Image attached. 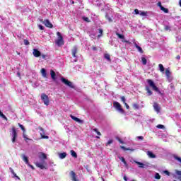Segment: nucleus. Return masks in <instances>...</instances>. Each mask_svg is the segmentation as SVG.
<instances>
[{
  "label": "nucleus",
  "mask_w": 181,
  "mask_h": 181,
  "mask_svg": "<svg viewBox=\"0 0 181 181\" xmlns=\"http://www.w3.org/2000/svg\"><path fill=\"white\" fill-rule=\"evenodd\" d=\"M149 87H151L152 90L154 91H156V93H158V94H160L161 95H163L162 92L159 90V88L157 87L156 85H155V82L152 81L151 79H147L146 80Z\"/></svg>",
  "instance_id": "obj_1"
},
{
  "label": "nucleus",
  "mask_w": 181,
  "mask_h": 181,
  "mask_svg": "<svg viewBox=\"0 0 181 181\" xmlns=\"http://www.w3.org/2000/svg\"><path fill=\"white\" fill-rule=\"evenodd\" d=\"M149 87H151L152 90L154 91H156V93H158V94H160L161 95H163L162 92L159 90V88L157 87L156 85H155V82L152 81L151 79H147L146 80Z\"/></svg>",
  "instance_id": "obj_2"
},
{
  "label": "nucleus",
  "mask_w": 181,
  "mask_h": 181,
  "mask_svg": "<svg viewBox=\"0 0 181 181\" xmlns=\"http://www.w3.org/2000/svg\"><path fill=\"white\" fill-rule=\"evenodd\" d=\"M61 81H62V83L65 84V86L70 87V88H76V86H74V84H73V82L69 81L68 79L65 78L64 77L61 78Z\"/></svg>",
  "instance_id": "obj_3"
},
{
  "label": "nucleus",
  "mask_w": 181,
  "mask_h": 181,
  "mask_svg": "<svg viewBox=\"0 0 181 181\" xmlns=\"http://www.w3.org/2000/svg\"><path fill=\"white\" fill-rule=\"evenodd\" d=\"M41 100L43 101L45 105H49L50 104V100L49 99V96L46 95V93L41 94Z\"/></svg>",
  "instance_id": "obj_4"
},
{
  "label": "nucleus",
  "mask_w": 181,
  "mask_h": 181,
  "mask_svg": "<svg viewBox=\"0 0 181 181\" xmlns=\"http://www.w3.org/2000/svg\"><path fill=\"white\" fill-rule=\"evenodd\" d=\"M57 35L58 36V39L56 41L57 45L58 46H63V45H64V42L63 41V36H62L60 32H57Z\"/></svg>",
  "instance_id": "obj_5"
},
{
  "label": "nucleus",
  "mask_w": 181,
  "mask_h": 181,
  "mask_svg": "<svg viewBox=\"0 0 181 181\" xmlns=\"http://www.w3.org/2000/svg\"><path fill=\"white\" fill-rule=\"evenodd\" d=\"M113 107H115L117 111L120 112L121 114H124V112H125L124 109H122V106H121V104L118 102H113Z\"/></svg>",
  "instance_id": "obj_6"
},
{
  "label": "nucleus",
  "mask_w": 181,
  "mask_h": 181,
  "mask_svg": "<svg viewBox=\"0 0 181 181\" xmlns=\"http://www.w3.org/2000/svg\"><path fill=\"white\" fill-rule=\"evenodd\" d=\"M38 129H40V134L41 135V138L42 139H49L48 136H45V129L42 127H38Z\"/></svg>",
  "instance_id": "obj_7"
},
{
  "label": "nucleus",
  "mask_w": 181,
  "mask_h": 181,
  "mask_svg": "<svg viewBox=\"0 0 181 181\" xmlns=\"http://www.w3.org/2000/svg\"><path fill=\"white\" fill-rule=\"evenodd\" d=\"M42 23H44L46 28H49V29H52L53 28V24H52V23H50V21H49L48 19L44 20Z\"/></svg>",
  "instance_id": "obj_8"
},
{
  "label": "nucleus",
  "mask_w": 181,
  "mask_h": 181,
  "mask_svg": "<svg viewBox=\"0 0 181 181\" xmlns=\"http://www.w3.org/2000/svg\"><path fill=\"white\" fill-rule=\"evenodd\" d=\"M70 117L71 118V119L76 121V122H78V124H84V120H81L78 117H76V116L71 115Z\"/></svg>",
  "instance_id": "obj_9"
},
{
  "label": "nucleus",
  "mask_w": 181,
  "mask_h": 181,
  "mask_svg": "<svg viewBox=\"0 0 181 181\" xmlns=\"http://www.w3.org/2000/svg\"><path fill=\"white\" fill-rule=\"evenodd\" d=\"M117 36L119 37V39H122L124 40L125 37L118 33H116ZM122 42L123 43H128V45H131V42H129V40H122Z\"/></svg>",
  "instance_id": "obj_10"
},
{
  "label": "nucleus",
  "mask_w": 181,
  "mask_h": 181,
  "mask_svg": "<svg viewBox=\"0 0 181 181\" xmlns=\"http://www.w3.org/2000/svg\"><path fill=\"white\" fill-rule=\"evenodd\" d=\"M78 52V48L77 47V46H74L72 49H71V54L73 56V57H77V52Z\"/></svg>",
  "instance_id": "obj_11"
},
{
  "label": "nucleus",
  "mask_w": 181,
  "mask_h": 181,
  "mask_svg": "<svg viewBox=\"0 0 181 181\" xmlns=\"http://www.w3.org/2000/svg\"><path fill=\"white\" fill-rule=\"evenodd\" d=\"M69 175L71 177V180L78 181V179H77V175H76V173L74 171H71Z\"/></svg>",
  "instance_id": "obj_12"
},
{
  "label": "nucleus",
  "mask_w": 181,
  "mask_h": 181,
  "mask_svg": "<svg viewBox=\"0 0 181 181\" xmlns=\"http://www.w3.org/2000/svg\"><path fill=\"white\" fill-rule=\"evenodd\" d=\"M33 54L35 57H40L42 53L37 49H33Z\"/></svg>",
  "instance_id": "obj_13"
},
{
  "label": "nucleus",
  "mask_w": 181,
  "mask_h": 181,
  "mask_svg": "<svg viewBox=\"0 0 181 181\" xmlns=\"http://www.w3.org/2000/svg\"><path fill=\"white\" fill-rule=\"evenodd\" d=\"M154 110L157 112V114H159L160 112V107H159V104L158 103L155 102L153 105Z\"/></svg>",
  "instance_id": "obj_14"
},
{
  "label": "nucleus",
  "mask_w": 181,
  "mask_h": 181,
  "mask_svg": "<svg viewBox=\"0 0 181 181\" xmlns=\"http://www.w3.org/2000/svg\"><path fill=\"white\" fill-rule=\"evenodd\" d=\"M50 76H51V78H52L53 81H56V80H57V78L56 77V72H54V71H53V69L50 70Z\"/></svg>",
  "instance_id": "obj_15"
},
{
  "label": "nucleus",
  "mask_w": 181,
  "mask_h": 181,
  "mask_svg": "<svg viewBox=\"0 0 181 181\" xmlns=\"http://www.w3.org/2000/svg\"><path fill=\"white\" fill-rule=\"evenodd\" d=\"M134 47H136V49H137L138 52H139V53L142 54V53H144V49H142V47L138 45L136 42H134Z\"/></svg>",
  "instance_id": "obj_16"
},
{
  "label": "nucleus",
  "mask_w": 181,
  "mask_h": 181,
  "mask_svg": "<svg viewBox=\"0 0 181 181\" xmlns=\"http://www.w3.org/2000/svg\"><path fill=\"white\" fill-rule=\"evenodd\" d=\"M41 74L44 78H47V72L45 68L41 69Z\"/></svg>",
  "instance_id": "obj_17"
},
{
  "label": "nucleus",
  "mask_w": 181,
  "mask_h": 181,
  "mask_svg": "<svg viewBox=\"0 0 181 181\" xmlns=\"http://www.w3.org/2000/svg\"><path fill=\"white\" fill-rule=\"evenodd\" d=\"M36 166L37 168H40V169H46V167L43 165V163H37Z\"/></svg>",
  "instance_id": "obj_18"
},
{
  "label": "nucleus",
  "mask_w": 181,
  "mask_h": 181,
  "mask_svg": "<svg viewBox=\"0 0 181 181\" xmlns=\"http://www.w3.org/2000/svg\"><path fill=\"white\" fill-rule=\"evenodd\" d=\"M136 165H139V168H144L146 165L139 162V161H134Z\"/></svg>",
  "instance_id": "obj_19"
},
{
  "label": "nucleus",
  "mask_w": 181,
  "mask_h": 181,
  "mask_svg": "<svg viewBox=\"0 0 181 181\" xmlns=\"http://www.w3.org/2000/svg\"><path fill=\"white\" fill-rule=\"evenodd\" d=\"M147 153H148V156H149V158H151L153 159L156 158V156L155 154H153V153H152V151H148Z\"/></svg>",
  "instance_id": "obj_20"
},
{
  "label": "nucleus",
  "mask_w": 181,
  "mask_h": 181,
  "mask_svg": "<svg viewBox=\"0 0 181 181\" xmlns=\"http://www.w3.org/2000/svg\"><path fill=\"white\" fill-rule=\"evenodd\" d=\"M23 138L24 139V141H25V142H28V141H32V139H30L28 137V135H26V134L23 133Z\"/></svg>",
  "instance_id": "obj_21"
},
{
  "label": "nucleus",
  "mask_w": 181,
  "mask_h": 181,
  "mask_svg": "<svg viewBox=\"0 0 181 181\" xmlns=\"http://www.w3.org/2000/svg\"><path fill=\"white\" fill-rule=\"evenodd\" d=\"M66 156H67V153H59V158L60 159H64V158H66Z\"/></svg>",
  "instance_id": "obj_22"
},
{
  "label": "nucleus",
  "mask_w": 181,
  "mask_h": 181,
  "mask_svg": "<svg viewBox=\"0 0 181 181\" xmlns=\"http://www.w3.org/2000/svg\"><path fill=\"white\" fill-rule=\"evenodd\" d=\"M146 91H147L148 95H152L153 93L151 89H149L148 86H146Z\"/></svg>",
  "instance_id": "obj_23"
},
{
  "label": "nucleus",
  "mask_w": 181,
  "mask_h": 181,
  "mask_svg": "<svg viewBox=\"0 0 181 181\" xmlns=\"http://www.w3.org/2000/svg\"><path fill=\"white\" fill-rule=\"evenodd\" d=\"M158 67L160 69V71H161L162 73H163V71H165V67L163 66V65L162 64H159Z\"/></svg>",
  "instance_id": "obj_24"
},
{
  "label": "nucleus",
  "mask_w": 181,
  "mask_h": 181,
  "mask_svg": "<svg viewBox=\"0 0 181 181\" xmlns=\"http://www.w3.org/2000/svg\"><path fill=\"white\" fill-rule=\"evenodd\" d=\"M0 117L3 118V119H5V121H8V117H6V116H5V115H4V113L1 112V110H0Z\"/></svg>",
  "instance_id": "obj_25"
},
{
  "label": "nucleus",
  "mask_w": 181,
  "mask_h": 181,
  "mask_svg": "<svg viewBox=\"0 0 181 181\" xmlns=\"http://www.w3.org/2000/svg\"><path fill=\"white\" fill-rule=\"evenodd\" d=\"M141 62H142V64H143L144 66H146V63H147L146 58L142 57H141Z\"/></svg>",
  "instance_id": "obj_26"
},
{
  "label": "nucleus",
  "mask_w": 181,
  "mask_h": 181,
  "mask_svg": "<svg viewBox=\"0 0 181 181\" xmlns=\"http://www.w3.org/2000/svg\"><path fill=\"white\" fill-rule=\"evenodd\" d=\"M104 57L106 60H108V62H111V57L110 56V54H105Z\"/></svg>",
  "instance_id": "obj_27"
},
{
  "label": "nucleus",
  "mask_w": 181,
  "mask_h": 181,
  "mask_svg": "<svg viewBox=\"0 0 181 181\" xmlns=\"http://www.w3.org/2000/svg\"><path fill=\"white\" fill-rule=\"evenodd\" d=\"M133 107V110H139V105H138L137 103H134L132 105Z\"/></svg>",
  "instance_id": "obj_28"
},
{
  "label": "nucleus",
  "mask_w": 181,
  "mask_h": 181,
  "mask_svg": "<svg viewBox=\"0 0 181 181\" xmlns=\"http://www.w3.org/2000/svg\"><path fill=\"white\" fill-rule=\"evenodd\" d=\"M11 131H12V135H18V132H16V129L15 128V127H13L11 128Z\"/></svg>",
  "instance_id": "obj_29"
},
{
  "label": "nucleus",
  "mask_w": 181,
  "mask_h": 181,
  "mask_svg": "<svg viewBox=\"0 0 181 181\" xmlns=\"http://www.w3.org/2000/svg\"><path fill=\"white\" fill-rule=\"evenodd\" d=\"M23 160H24V162H25V163H29V159L25 155H23Z\"/></svg>",
  "instance_id": "obj_30"
},
{
  "label": "nucleus",
  "mask_w": 181,
  "mask_h": 181,
  "mask_svg": "<svg viewBox=\"0 0 181 181\" xmlns=\"http://www.w3.org/2000/svg\"><path fill=\"white\" fill-rule=\"evenodd\" d=\"M13 138H12V142L13 144H15V142H16V138H18V134H14L12 135Z\"/></svg>",
  "instance_id": "obj_31"
},
{
  "label": "nucleus",
  "mask_w": 181,
  "mask_h": 181,
  "mask_svg": "<svg viewBox=\"0 0 181 181\" xmlns=\"http://www.w3.org/2000/svg\"><path fill=\"white\" fill-rule=\"evenodd\" d=\"M71 156H73V158H77V153H76V151H74V150L71 151Z\"/></svg>",
  "instance_id": "obj_32"
},
{
  "label": "nucleus",
  "mask_w": 181,
  "mask_h": 181,
  "mask_svg": "<svg viewBox=\"0 0 181 181\" xmlns=\"http://www.w3.org/2000/svg\"><path fill=\"white\" fill-rule=\"evenodd\" d=\"M160 10L163 11L165 13H169V9H168L163 6L161 7Z\"/></svg>",
  "instance_id": "obj_33"
},
{
  "label": "nucleus",
  "mask_w": 181,
  "mask_h": 181,
  "mask_svg": "<svg viewBox=\"0 0 181 181\" xmlns=\"http://www.w3.org/2000/svg\"><path fill=\"white\" fill-rule=\"evenodd\" d=\"M121 148L123 149L124 151H132V152H134V149L126 148L125 146H121Z\"/></svg>",
  "instance_id": "obj_34"
},
{
  "label": "nucleus",
  "mask_w": 181,
  "mask_h": 181,
  "mask_svg": "<svg viewBox=\"0 0 181 181\" xmlns=\"http://www.w3.org/2000/svg\"><path fill=\"white\" fill-rule=\"evenodd\" d=\"M170 71H169V69H165V76L167 77H170Z\"/></svg>",
  "instance_id": "obj_35"
},
{
  "label": "nucleus",
  "mask_w": 181,
  "mask_h": 181,
  "mask_svg": "<svg viewBox=\"0 0 181 181\" xmlns=\"http://www.w3.org/2000/svg\"><path fill=\"white\" fill-rule=\"evenodd\" d=\"M18 127L21 128V129L23 131V132L25 133V131H26L25 129V127H23V125L21 124V123H18Z\"/></svg>",
  "instance_id": "obj_36"
},
{
  "label": "nucleus",
  "mask_w": 181,
  "mask_h": 181,
  "mask_svg": "<svg viewBox=\"0 0 181 181\" xmlns=\"http://www.w3.org/2000/svg\"><path fill=\"white\" fill-rule=\"evenodd\" d=\"M176 175H177L179 176L178 179L180 180H181V171L180 170H176Z\"/></svg>",
  "instance_id": "obj_37"
},
{
  "label": "nucleus",
  "mask_w": 181,
  "mask_h": 181,
  "mask_svg": "<svg viewBox=\"0 0 181 181\" xmlns=\"http://www.w3.org/2000/svg\"><path fill=\"white\" fill-rule=\"evenodd\" d=\"M98 30H99V35H98V37H101V36H103V30L101 28H100Z\"/></svg>",
  "instance_id": "obj_38"
},
{
  "label": "nucleus",
  "mask_w": 181,
  "mask_h": 181,
  "mask_svg": "<svg viewBox=\"0 0 181 181\" xmlns=\"http://www.w3.org/2000/svg\"><path fill=\"white\" fill-rule=\"evenodd\" d=\"M94 132H96L97 135L101 136V132L98 131V129H93Z\"/></svg>",
  "instance_id": "obj_39"
},
{
  "label": "nucleus",
  "mask_w": 181,
  "mask_h": 181,
  "mask_svg": "<svg viewBox=\"0 0 181 181\" xmlns=\"http://www.w3.org/2000/svg\"><path fill=\"white\" fill-rule=\"evenodd\" d=\"M174 158L175 159V160H177L178 162H180V163H181V158L180 157L175 156H174Z\"/></svg>",
  "instance_id": "obj_40"
},
{
  "label": "nucleus",
  "mask_w": 181,
  "mask_h": 181,
  "mask_svg": "<svg viewBox=\"0 0 181 181\" xmlns=\"http://www.w3.org/2000/svg\"><path fill=\"white\" fill-rule=\"evenodd\" d=\"M139 15L141 16H146V12L140 11Z\"/></svg>",
  "instance_id": "obj_41"
},
{
  "label": "nucleus",
  "mask_w": 181,
  "mask_h": 181,
  "mask_svg": "<svg viewBox=\"0 0 181 181\" xmlns=\"http://www.w3.org/2000/svg\"><path fill=\"white\" fill-rule=\"evenodd\" d=\"M83 19L85 21V22H88V23H90V22H91L90 21V18H88V17H83Z\"/></svg>",
  "instance_id": "obj_42"
},
{
  "label": "nucleus",
  "mask_w": 181,
  "mask_h": 181,
  "mask_svg": "<svg viewBox=\"0 0 181 181\" xmlns=\"http://www.w3.org/2000/svg\"><path fill=\"white\" fill-rule=\"evenodd\" d=\"M24 45L25 46H28V45H30V42L28 40H24Z\"/></svg>",
  "instance_id": "obj_43"
},
{
  "label": "nucleus",
  "mask_w": 181,
  "mask_h": 181,
  "mask_svg": "<svg viewBox=\"0 0 181 181\" xmlns=\"http://www.w3.org/2000/svg\"><path fill=\"white\" fill-rule=\"evenodd\" d=\"M157 128H158V129H163V128H165V126H163V124H158L157 125Z\"/></svg>",
  "instance_id": "obj_44"
},
{
  "label": "nucleus",
  "mask_w": 181,
  "mask_h": 181,
  "mask_svg": "<svg viewBox=\"0 0 181 181\" xmlns=\"http://www.w3.org/2000/svg\"><path fill=\"white\" fill-rule=\"evenodd\" d=\"M155 179L159 180V179H160V175H159V173H156Z\"/></svg>",
  "instance_id": "obj_45"
},
{
  "label": "nucleus",
  "mask_w": 181,
  "mask_h": 181,
  "mask_svg": "<svg viewBox=\"0 0 181 181\" xmlns=\"http://www.w3.org/2000/svg\"><path fill=\"white\" fill-rule=\"evenodd\" d=\"M120 160H122V162L124 163V165H127V161L125 160V158L124 157H121Z\"/></svg>",
  "instance_id": "obj_46"
},
{
  "label": "nucleus",
  "mask_w": 181,
  "mask_h": 181,
  "mask_svg": "<svg viewBox=\"0 0 181 181\" xmlns=\"http://www.w3.org/2000/svg\"><path fill=\"white\" fill-rule=\"evenodd\" d=\"M112 142H114V141L112 139H110L107 141V143L106 144V146H108V145H111V144H112Z\"/></svg>",
  "instance_id": "obj_47"
},
{
  "label": "nucleus",
  "mask_w": 181,
  "mask_h": 181,
  "mask_svg": "<svg viewBox=\"0 0 181 181\" xmlns=\"http://www.w3.org/2000/svg\"><path fill=\"white\" fill-rule=\"evenodd\" d=\"M164 30H170V27L169 25H165V28H164Z\"/></svg>",
  "instance_id": "obj_48"
},
{
  "label": "nucleus",
  "mask_w": 181,
  "mask_h": 181,
  "mask_svg": "<svg viewBox=\"0 0 181 181\" xmlns=\"http://www.w3.org/2000/svg\"><path fill=\"white\" fill-rule=\"evenodd\" d=\"M121 101L123 103V104H125V96H122L121 97Z\"/></svg>",
  "instance_id": "obj_49"
},
{
  "label": "nucleus",
  "mask_w": 181,
  "mask_h": 181,
  "mask_svg": "<svg viewBox=\"0 0 181 181\" xmlns=\"http://www.w3.org/2000/svg\"><path fill=\"white\" fill-rule=\"evenodd\" d=\"M38 28L40 30H45V27L42 25H38Z\"/></svg>",
  "instance_id": "obj_50"
},
{
  "label": "nucleus",
  "mask_w": 181,
  "mask_h": 181,
  "mask_svg": "<svg viewBox=\"0 0 181 181\" xmlns=\"http://www.w3.org/2000/svg\"><path fill=\"white\" fill-rule=\"evenodd\" d=\"M158 6H159L160 9H161L163 6H162V3L160 1H158L157 4Z\"/></svg>",
  "instance_id": "obj_51"
},
{
  "label": "nucleus",
  "mask_w": 181,
  "mask_h": 181,
  "mask_svg": "<svg viewBox=\"0 0 181 181\" xmlns=\"http://www.w3.org/2000/svg\"><path fill=\"white\" fill-rule=\"evenodd\" d=\"M134 12H135L136 15H139V13H140V11H139V10H138V8L134 9Z\"/></svg>",
  "instance_id": "obj_52"
},
{
  "label": "nucleus",
  "mask_w": 181,
  "mask_h": 181,
  "mask_svg": "<svg viewBox=\"0 0 181 181\" xmlns=\"http://www.w3.org/2000/svg\"><path fill=\"white\" fill-rule=\"evenodd\" d=\"M42 157L43 158V159H47V156H46V154L45 153H42Z\"/></svg>",
  "instance_id": "obj_53"
},
{
  "label": "nucleus",
  "mask_w": 181,
  "mask_h": 181,
  "mask_svg": "<svg viewBox=\"0 0 181 181\" xmlns=\"http://www.w3.org/2000/svg\"><path fill=\"white\" fill-rule=\"evenodd\" d=\"M107 19L109 21V22H112V19L110 17H108V15H106Z\"/></svg>",
  "instance_id": "obj_54"
},
{
  "label": "nucleus",
  "mask_w": 181,
  "mask_h": 181,
  "mask_svg": "<svg viewBox=\"0 0 181 181\" xmlns=\"http://www.w3.org/2000/svg\"><path fill=\"white\" fill-rule=\"evenodd\" d=\"M137 139H140L141 141H144V136H137Z\"/></svg>",
  "instance_id": "obj_55"
},
{
  "label": "nucleus",
  "mask_w": 181,
  "mask_h": 181,
  "mask_svg": "<svg viewBox=\"0 0 181 181\" xmlns=\"http://www.w3.org/2000/svg\"><path fill=\"white\" fill-rule=\"evenodd\" d=\"M13 177H16L17 179H18V180H21V177H19L18 176H17L16 173H14V174H13Z\"/></svg>",
  "instance_id": "obj_56"
},
{
  "label": "nucleus",
  "mask_w": 181,
  "mask_h": 181,
  "mask_svg": "<svg viewBox=\"0 0 181 181\" xmlns=\"http://www.w3.org/2000/svg\"><path fill=\"white\" fill-rule=\"evenodd\" d=\"M124 105H125V107H126L127 110H129V105H127V103H124Z\"/></svg>",
  "instance_id": "obj_57"
},
{
  "label": "nucleus",
  "mask_w": 181,
  "mask_h": 181,
  "mask_svg": "<svg viewBox=\"0 0 181 181\" xmlns=\"http://www.w3.org/2000/svg\"><path fill=\"white\" fill-rule=\"evenodd\" d=\"M164 173H165V175H168V176H169L170 175V173L168 170H165Z\"/></svg>",
  "instance_id": "obj_58"
},
{
  "label": "nucleus",
  "mask_w": 181,
  "mask_h": 181,
  "mask_svg": "<svg viewBox=\"0 0 181 181\" xmlns=\"http://www.w3.org/2000/svg\"><path fill=\"white\" fill-rule=\"evenodd\" d=\"M9 170H11L12 175H15V171L13 170V169H12V168H10Z\"/></svg>",
  "instance_id": "obj_59"
},
{
  "label": "nucleus",
  "mask_w": 181,
  "mask_h": 181,
  "mask_svg": "<svg viewBox=\"0 0 181 181\" xmlns=\"http://www.w3.org/2000/svg\"><path fill=\"white\" fill-rule=\"evenodd\" d=\"M92 50H93L94 52L97 51V47L93 46L92 47Z\"/></svg>",
  "instance_id": "obj_60"
},
{
  "label": "nucleus",
  "mask_w": 181,
  "mask_h": 181,
  "mask_svg": "<svg viewBox=\"0 0 181 181\" xmlns=\"http://www.w3.org/2000/svg\"><path fill=\"white\" fill-rule=\"evenodd\" d=\"M117 140H118V141H119L120 144H124V141H122V140H121V139L118 138Z\"/></svg>",
  "instance_id": "obj_61"
},
{
  "label": "nucleus",
  "mask_w": 181,
  "mask_h": 181,
  "mask_svg": "<svg viewBox=\"0 0 181 181\" xmlns=\"http://www.w3.org/2000/svg\"><path fill=\"white\" fill-rule=\"evenodd\" d=\"M41 56H42V59H46V55L45 54H41Z\"/></svg>",
  "instance_id": "obj_62"
},
{
  "label": "nucleus",
  "mask_w": 181,
  "mask_h": 181,
  "mask_svg": "<svg viewBox=\"0 0 181 181\" xmlns=\"http://www.w3.org/2000/svg\"><path fill=\"white\" fill-rule=\"evenodd\" d=\"M123 179H124V180H125V181H128V178L127 177V176H124V177H123Z\"/></svg>",
  "instance_id": "obj_63"
},
{
  "label": "nucleus",
  "mask_w": 181,
  "mask_h": 181,
  "mask_svg": "<svg viewBox=\"0 0 181 181\" xmlns=\"http://www.w3.org/2000/svg\"><path fill=\"white\" fill-rule=\"evenodd\" d=\"M176 59H177V60H180V55H177V56L176 57Z\"/></svg>",
  "instance_id": "obj_64"
}]
</instances>
